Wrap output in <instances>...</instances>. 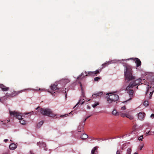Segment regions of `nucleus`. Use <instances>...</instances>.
I'll use <instances>...</instances> for the list:
<instances>
[{
    "label": "nucleus",
    "instance_id": "c756f323",
    "mask_svg": "<svg viewBox=\"0 0 154 154\" xmlns=\"http://www.w3.org/2000/svg\"><path fill=\"white\" fill-rule=\"evenodd\" d=\"M80 86L81 87V89H82V95L83 96V97H85V96H84V93L83 92V90H82V83L81 82L80 83Z\"/></svg>",
    "mask_w": 154,
    "mask_h": 154
},
{
    "label": "nucleus",
    "instance_id": "4468645a",
    "mask_svg": "<svg viewBox=\"0 0 154 154\" xmlns=\"http://www.w3.org/2000/svg\"><path fill=\"white\" fill-rule=\"evenodd\" d=\"M98 148L97 146L94 147L91 150V154H97Z\"/></svg>",
    "mask_w": 154,
    "mask_h": 154
},
{
    "label": "nucleus",
    "instance_id": "6e6552de",
    "mask_svg": "<svg viewBox=\"0 0 154 154\" xmlns=\"http://www.w3.org/2000/svg\"><path fill=\"white\" fill-rule=\"evenodd\" d=\"M85 73L86 74V75L84 77L88 76L94 75L97 74H98L100 73V71L99 70H97L93 72H88V73L87 72H85Z\"/></svg>",
    "mask_w": 154,
    "mask_h": 154
},
{
    "label": "nucleus",
    "instance_id": "1a4fd4ad",
    "mask_svg": "<svg viewBox=\"0 0 154 154\" xmlns=\"http://www.w3.org/2000/svg\"><path fill=\"white\" fill-rule=\"evenodd\" d=\"M37 145L38 146L40 147L44 148V149L45 150H47V148L46 146V144L43 142H38Z\"/></svg>",
    "mask_w": 154,
    "mask_h": 154
},
{
    "label": "nucleus",
    "instance_id": "4c0bfd02",
    "mask_svg": "<svg viewBox=\"0 0 154 154\" xmlns=\"http://www.w3.org/2000/svg\"><path fill=\"white\" fill-rule=\"evenodd\" d=\"M121 109L122 110H125L126 109V107L125 106H124L121 108Z\"/></svg>",
    "mask_w": 154,
    "mask_h": 154
},
{
    "label": "nucleus",
    "instance_id": "20e7f679",
    "mask_svg": "<svg viewBox=\"0 0 154 154\" xmlns=\"http://www.w3.org/2000/svg\"><path fill=\"white\" fill-rule=\"evenodd\" d=\"M40 112L42 115L54 118L56 116L51 109L48 108H41L40 109Z\"/></svg>",
    "mask_w": 154,
    "mask_h": 154
},
{
    "label": "nucleus",
    "instance_id": "7c9ffc66",
    "mask_svg": "<svg viewBox=\"0 0 154 154\" xmlns=\"http://www.w3.org/2000/svg\"><path fill=\"white\" fill-rule=\"evenodd\" d=\"M154 92V90H153L152 91H150V94H149V95H150V97H149V99L151 98Z\"/></svg>",
    "mask_w": 154,
    "mask_h": 154
},
{
    "label": "nucleus",
    "instance_id": "c9c22d12",
    "mask_svg": "<svg viewBox=\"0 0 154 154\" xmlns=\"http://www.w3.org/2000/svg\"><path fill=\"white\" fill-rule=\"evenodd\" d=\"M83 75H84L83 73V72L81 74L79 75V76L77 77V79H79Z\"/></svg>",
    "mask_w": 154,
    "mask_h": 154
},
{
    "label": "nucleus",
    "instance_id": "b1692460",
    "mask_svg": "<svg viewBox=\"0 0 154 154\" xmlns=\"http://www.w3.org/2000/svg\"><path fill=\"white\" fill-rule=\"evenodd\" d=\"M126 117L129 118L130 120H132L133 119V117L132 116L129 115V114H126Z\"/></svg>",
    "mask_w": 154,
    "mask_h": 154
},
{
    "label": "nucleus",
    "instance_id": "393cba45",
    "mask_svg": "<svg viewBox=\"0 0 154 154\" xmlns=\"http://www.w3.org/2000/svg\"><path fill=\"white\" fill-rule=\"evenodd\" d=\"M143 105L145 106H147L149 105V103L148 101L145 100L143 102Z\"/></svg>",
    "mask_w": 154,
    "mask_h": 154
},
{
    "label": "nucleus",
    "instance_id": "864d4df0",
    "mask_svg": "<svg viewBox=\"0 0 154 154\" xmlns=\"http://www.w3.org/2000/svg\"><path fill=\"white\" fill-rule=\"evenodd\" d=\"M5 154H8L7 153H5Z\"/></svg>",
    "mask_w": 154,
    "mask_h": 154
},
{
    "label": "nucleus",
    "instance_id": "9d476101",
    "mask_svg": "<svg viewBox=\"0 0 154 154\" xmlns=\"http://www.w3.org/2000/svg\"><path fill=\"white\" fill-rule=\"evenodd\" d=\"M131 59H133V58H131ZM133 60L136 63V66L137 67H138L141 65V62L140 60L138 58H135L133 59Z\"/></svg>",
    "mask_w": 154,
    "mask_h": 154
},
{
    "label": "nucleus",
    "instance_id": "a19ab883",
    "mask_svg": "<svg viewBox=\"0 0 154 154\" xmlns=\"http://www.w3.org/2000/svg\"><path fill=\"white\" fill-rule=\"evenodd\" d=\"M116 154H121L120 153V151L119 150H118L116 152Z\"/></svg>",
    "mask_w": 154,
    "mask_h": 154
},
{
    "label": "nucleus",
    "instance_id": "09e8293b",
    "mask_svg": "<svg viewBox=\"0 0 154 154\" xmlns=\"http://www.w3.org/2000/svg\"><path fill=\"white\" fill-rule=\"evenodd\" d=\"M66 95H67V94H66V95H65V97H66Z\"/></svg>",
    "mask_w": 154,
    "mask_h": 154
},
{
    "label": "nucleus",
    "instance_id": "dca6fc26",
    "mask_svg": "<svg viewBox=\"0 0 154 154\" xmlns=\"http://www.w3.org/2000/svg\"><path fill=\"white\" fill-rule=\"evenodd\" d=\"M88 135L85 134L83 133V134L81 136V138L82 140H85L88 137Z\"/></svg>",
    "mask_w": 154,
    "mask_h": 154
},
{
    "label": "nucleus",
    "instance_id": "cd10ccee",
    "mask_svg": "<svg viewBox=\"0 0 154 154\" xmlns=\"http://www.w3.org/2000/svg\"><path fill=\"white\" fill-rule=\"evenodd\" d=\"M99 104V102H96L94 103V104H93L92 105V106L93 107L95 108L96 106H97Z\"/></svg>",
    "mask_w": 154,
    "mask_h": 154
},
{
    "label": "nucleus",
    "instance_id": "f03ea898",
    "mask_svg": "<svg viewBox=\"0 0 154 154\" xmlns=\"http://www.w3.org/2000/svg\"><path fill=\"white\" fill-rule=\"evenodd\" d=\"M141 79H138L137 80L131 82L130 83L128 86L126 87V91L128 93L130 97L131 98L130 99H131L133 97L134 91L132 88L137 85H139L141 82Z\"/></svg>",
    "mask_w": 154,
    "mask_h": 154
},
{
    "label": "nucleus",
    "instance_id": "58836bf2",
    "mask_svg": "<svg viewBox=\"0 0 154 154\" xmlns=\"http://www.w3.org/2000/svg\"><path fill=\"white\" fill-rule=\"evenodd\" d=\"M150 117L152 118H154V114H152L151 115Z\"/></svg>",
    "mask_w": 154,
    "mask_h": 154
},
{
    "label": "nucleus",
    "instance_id": "37998d69",
    "mask_svg": "<svg viewBox=\"0 0 154 154\" xmlns=\"http://www.w3.org/2000/svg\"><path fill=\"white\" fill-rule=\"evenodd\" d=\"M91 116V115H90V116H88L87 117H86L85 119H87L89 117H90Z\"/></svg>",
    "mask_w": 154,
    "mask_h": 154
},
{
    "label": "nucleus",
    "instance_id": "412c9836",
    "mask_svg": "<svg viewBox=\"0 0 154 154\" xmlns=\"http://www.w3.org/2000/svg\"><path fill=\"white\" fill-rule=\"evenodd\" d=\"M70 81L68 79H64L62 80V82H63L64 83V85L66 84V83L69 82Z\"/></svg>",
    "mask_w": 154,
    "mask_h": 154
},
{
    "label": "nucleus",
    "instance_id": "5fc2aeb1",
    "mask_svg": "<svg viewBox=\"0 0 154 154\" xmlns=\"http://www.w3.org/2000/svg\"><path fill=\"white\" fill-rule=\"evenodd\" d=\"M124 136H122V138H123V137H124Z\"/></svg>",
    "mask_w": 154,
    "mask_h": 154
},
{
    "label": "nucleus",
    "instance_id": "aec40b11",
    "mask_svg": "<svg viewBox=\"0 0 154 154\" xmlns=\"http://www.w3.org/2000/svg\"><path fill=\"white\" fill-rule=\"evenodd\" d=\"M84 99H83V100H80L79 102L76 104L75 106L74 107V108L76 106L78 105V104L79 103H81V104H83V103L84 102Z\"/></svg>",
    "mask_w": 154,
    "mask_h": 154
},
{
    "label": "nucleus",
    "instance_id": "ddd939ff",
    "mask_svg": "<svg viewBox=\"0 0 154 154\" xmlns=\"http://www.w3.org/2000/svg\"><path fill=\"white\" fill-rule=\"evenodd\" d=\"M149 82H147L146 81H144V84L147 85H148V86L146 87L147 90L146 92V95H147L148 94L149 91H150V88H152L151 86L150 87L149 86Z\"/></svg>",
    "mask_w": 154,
    "mask_h": 154
},
{
    "label": "nucleus",
    "instance_id": "de8ad7c7",
    "mask_svg": "<svg viewBox=\"0 0 154 154\" xmlns=\"http://www.w3.org/2000/svg\"><path fill=\"white\" fill-rule=\"evenodd\" d=\"M32 90H37V89H32Z\"/></svg>",
    "mask_w": 154,
    "mask_h": 154
},
{
    "label": "nucleus",
    "instance_id": "ea45409f",
    "mask_svg": "<svg viewBox=\"0 0 154 154\" xmlns=\"http://www.w3.org/2000/svg\"><path fill=\"white\" fill-rule=\"evenodd\" d=\"M143 147V145L142 146H140V150H142V148Z\"/></svg>",
    "mask_w": 154,
    "mask_h": 154
},
{
    "label": "nucleus",
    "instance_id": "bb28decb",
    "mask_svg": "<svg viewBox=\"0 0 154 154\" xmlns=\"http://www.w3.org/2000/svg\"><path fill=\"white\" fill-rule=\"evenodd\" d=\"M131 148H128L127 150L126 154H131Z\"/></svg>",
    "mask_w": 154,
    "mask_h": 154
},
{
    "label": "nucleus",
    "instance_id": "0eeeda50",
    "mask_svg": "<svg viewBox=\"0 0 154 154\" xmlns=\"http://www.w3.org/2000/svg\"><path fill=\"white\" fill-rule=\"evenodd\" d=\"M23 91V90H21V91H13L12 93L11 94H9L8 95H6L4 97L5 98H8L9 97H14L17 95L19 93H21Z\"/></svg>",
    "mask_w": 154,
    "mask_h": 154
},
{
    "label": "nucleus",
    "instance_id": "c03bdc74",
    "mask_svg": "<svg viewBox=\"0 0 154 154\" xmlns=\"http://www.w3.org/2000/svg\"><path fill=\"white\" fill-rule=\"evenodd\" d=\"M87 108L88 109H90L91 108V107L89 106H88Z\"/></svg>",
    "mask_w": 154,
    "mask_h": 154
},
{
    "label": "nucleus",
    "instance_id": "7ed1b4c3",
    "mask_svg": "<svg viewBox=\"0 0 154 154\" xmlns=\"http://www.w3.org/2000/svg\"><path fill=\"white\" fill-rule=\"evenodd\" d=\"M50 88L51 90H49L48 91L51 93L53 95H54V93L56 92H61L62 89L64 88V86L60 87V86L59 83L57 84V83H56L55 84H52Z\"/></svg>",
    "mask_w": 154,
    "mask_h": 154
},
{
    "label": "nucleus",
    "instance_id": "f3484780",
    "mask_svg": "<svg viewBox=\"0 0 154 154\" xmlns=\"http://www.w3.org/2000/svg\"><path fill=\"white\" fill-rule=\"evenodd\" d=\"M109 64V62H107V63H103V64L102 65V67L100 68V69H98V70H99V71L100 72L101 70L104 68L105 67H106V66L108 64Z\"/></svg>",
    "mask_w": 154,
    "mask_h": 154
},
{
    "label": "nucleus",
    "instance_id": "6ab92c4d",
    "mask_svg": "<svg viewBox=\"0 0 154 154\" xmlns=\"http://www.w3.org/2000/svg\"><path fill=\"white\" fill-rule=\"evenodd\" d=\"M103 94V92H99L96 93L94 94L93 95H96L98 97L101 95Z\"/></svg>",
    "mask_w": 154,
    "mask_h": 154
},
{
    "label": "nucleus",
    "instance_id": "8fccbe9b",
    "mask_svg": "<svg viewBox=\"0 0 154 154\" xmlns=\"http://www.w3.org/2000/svg\"><path fill=\"white\" fill-rule=\"evenodd\" d=\"M134 154H138L137 153V152H135L134 153Z\"/></svg>",
    "mask_w": 154,
    "mask_h": 154
},
{
    "label": "nucleus",
    "instance_id": "79ce46f5",
    "mask_svg": "<svg viewBox=\"0 0 154 154\" xmlns=\"http://www.w3.org/2000/svg\"><path fill=\"white\" fill-rule=\"evenodd\" d=\"M8 141V140L7 139H5L4 140V141L5 143L7 142Z\"/></svg>",
    "mask_w": 154,
    "mask_h": 154
},
{
    "label": "nucleus",
    "instance_id": "a18cd8bd",
    "mask_svg": "<svg viewBox=\"0 0 154 154\" xmlns=\"http://www.w3.org/2000/svg\"><path fill=\"white\" fill-rule=\"evenodd\" d=\"M31 113V112L28 113H25V114H26V115L28 114H29V113Z\"/></svg>",
    "mask_w": 154,
    "mask_h": 154
},
{
    "label": "nucleus",
    "instance_id": "6e6d98bb",
    "mask_svg": "<svg viewBox=\"0 0 154 154\" xmlns=\"http://www.w3.org/2000/svg\"><path fill=\"white\" fill-rule=\"evenodd\" d=\"M136 88H137V89L138 88V86H137V87Z\"/></svg>",
    "mask_w": 154,
    "mask_h": 154
},
{
    "label": "nucleus",
    "instance_id": "2eb2a0df",
    "mask_svg": "<svg viewBox=\"0 0 154 154\" xmlns=\"http://www.w3.org/2000/svg\"><path fill=\"white\" fill-rule=\"evenodd\" d=\"M16 145L14 143H11L9 146V148L12 150H14L17 147Z\"/></svg>",
    "mask_w": 154,
    "mask_h": 154
},
{
    "label": "nucleus",
    "instance_id": "e433bc0d",
    "mask_svg": "<svg viewBox=\"0 0 154 154\" xmlns=\"http://www.w3.org/2000/svg\"><path fill=\"white\" fill-rule=\"evenodd\" d=\"M68 115V114H66L63 115H61L60 116V117H63L66 116H67Z\"/></svg>",
    "mask_w": 154,
    "mask_h": 154
},
{
    "label": "nucleus",
    "instance_id": "f704fd0d",
    "mask_svg": "<svg viewBox=\"0 0 154 154\" xmlns=\"http://www.w3.org/2000/svg\"><path fill=\"white\" fill-rule=\"evenodd\" d=\"M150 82H151L152 84L154 85V78L151 79Z\"/></svg>",
    "mask_w": 154,
    "mask_h": 154
},
{
    "label": "nucleus",
    "instance_id": "a878e982",
    "mask_svg": "<svg viewBox=\"0 0 154 154\" xmlns=\"http://www.w3.org/2000/svg\"><path fill=\"white\" fill-rule=\"evenodd\" d=\"M20 123L22 125H24L26 123V122L23 119V118L20 120Z\"/></svg>",
    "mask_w": 154,
    "mask_h": 154
},
{
    "label": "nucleus",
    "instance_id": "5701e85b",
    "mask_svg": "<svg viewBox=\"0 0 154 154\" xmlns=\"http://www.w3.org/2000/svg\"><path fill=\"white\" fill-rule=\"evenodd\" d=\"M43 121H41L37 124V127L38 128H40L41 126L43 124Z\"/></svg>",
    "mask_w": 154,
    "mask_h": 154
},
{
    "label": "nucleus",
    "instance_id": "f8f14e48",
    "mask_svg": "<svg viewBox=\"0 0 154 154\" xmlns=\"http://www.w3.org/2000/svg\"><path fill=\"white\" fill-rule=\"evenodd\" d=\"M0 88L3 91H8L9 89V87H6L3 84H0Z\"/></svg>",
    "mask_w": 154,
    "mask_h": 154
},
{
    "label": "nucleus",
    "instance_id": "39448f33",
    "mask_svg": "<svg viewBox=\"0 0 154 154\" xmlns=\"http://www.w3.org/2000/svg\"><path fill=\"white\" fill-rule=\"evenodd\" d=\"M107 99V103L110 104L112 102L117 101L119 99V96L118 95L115 94H112L106 97Z\"/></svg>",
    "mask_w": 154,
    "mask_h": 154
},
{
    "label": "nucleus",
    "instance_id": "473e14b6",
    "mask_svg": "<svg viewBox=\"0 0 154 154\" xmlns=\"http://www.w3.org/2000/svg\"><path fill=\"white\" fill-rule=\"evenodd\" d=\"M143 138V135H142L140 136L138 138V140L140 141H142V140Z\"/></svg>",
    "mask_w": 154,
    "mask_h": 154
},
{
    "label": "nucleus",
    "instance_id": "49530a36",
    "mask_svg": "<svg viewBox=\"0 0 154 154\" xmlns=\"http://www.w3.org/2000/svg\"><path fill=\"white\" fill-rule=\"evenodd\" d=\"M86 120L87 119H85L84 121V122H85L86 121Z\"/></svg>",
    "mask_w": 154,
    "mask_h": 154
},
{
    "label": "nucleus",
    "instance_id": "c85d7f7f",
    "mask_svg": "<svg viewBox=\"0 0 154 154\" xmlns=\"http://www.w3.org/2000/svg\"><path fill=\"white\" fill-rule=\"evenodd\" d=\"M146 135H148V134H149L148 135H152L154 134V131H149L148 132H146Z\"/></svg>",
    "mask_w": 154,
    "mask_h": 154
},
{
    "label": "nucleus",
    "instance_id": "13d9d810",
    "mask_svg": "<svg viewBox=\"0 0 154 154\" xmlns=\"http://www.w3.org/2000/svg\"><path fill=\"white\" fill-rule=\"evenodd\" d=\"M1 100V99L0 98V101Z\"/></svg>",
    "mask_w": 154,
    "mask_h": 154
},
{
    "label": "nucleus",
    "instance_id": "4d7b16f0",
    "mask_svg": "<svg viewBox=\"0 0 154 154\" xmlns=\"http://www.w3.org/2000/svg\"><path fill=\"white\" fill-rule=\"evenodd\" d=\"M72 112H71L70 113H72Z\"/></svg>",
    "mask_w": 154,
    "mask_h": 154
},
{
    "label": "nucleus",
    "instance_id": "9b49d317",
    "mask_svg": "<svg viewBox=\"0 0 154 154\" xmlns=\"http://www.w3.org/2000/svg\"><path fill=\"white\" fill-rule=\"evenodd\" d=\"M145 115L144 112H140L138 114V118L139 120H142L144 119Z\"/></svg>",
    "mask_w": 154,
    "mask_h": 154
},
{
    "label": "nucleus",
    "instance_id": "f257e3e1",
    "mask_svg": "<svg viewBox=\"0 0 154 154\" xmlns=\"http://www.w3.org/2000/svg\"><path fill=\"white\" fill-rule=\"evenodd\" d=\"M123 66L125 67L124 70V76L125 80L129 81L134 79L135 77L132 75V70L131 66L126 63L124 64Z\"/></svg>",
    "mask_w": 154,
    "mask_h": 154
},
{
    "label": "nucleus",
    "instance_id": "3c124183",
    "mask_svg": "<svg viewBox=\"0 0 154 154\" xmlns=\"http://www.w3.org/2000/svg\"><path fill=\"white\" fill-rule=\"evenodd\" d=\"M10 121L9 120H8V122H9Z\"/></svg>",
    "mask_w": 154,
    "mask_h": 154
},
{
    "label": "nucleus",
    "instance_id": "603ef678",
    "mask_svg": "<svg viewBox=\"0 0 154 154\" xmlns=\"http://www.w3.org/2000/svg\"><path fill=\"white\" fill-rule=\"evenodd\" d=\"M109 94H108V93H107V94H106V95H109Z\"/></svg>",
    "mask_w": 154,
    "mask_h": 154
},
{
    "label": "nucleus",
    "instance_id": "423d86ee",
    "mask_svg": "<svg viewBox=\"0 0 154 154\" xmlns=\"http://www.w3.org/2000/svg\"><path fill=\"white\" fill-rule=\"evenodd\" d=\"M9 112L11 116L15 117L17 119H18L19 120L22 119V116L20 115V114L16 111H12L9 110Z\"/></svg>",
    "mask_w": 154,
    "mask_h": 154
},
{
    "label": "nucleus",
    "instance_id": "2f4dec72",
    "mask_svg": "<svg viewBox=\"0 0 154 154\" xmlns=\"http://www.w3.org/2000/svg\"><path fill=\"white\" fill-rule=\"evenodd\" d=\"M100 77H97L94 78V81H98L100 79Z\"/></svg>",
    "mask_w": 154,
    "mask_h": 154
},
{
    "label": "nucleus",
    "instance_id": "4be33fe9",
    "mask_svg": "<svg viewBox=\"0 0 154 154\" xmlns=\"http://www.w3.org/2000/svg\"><path fill=\"white\" fill-rule=\"evenodd\" d=\"M83 126H81L80 125V126H79L78 127V130L79 131V132H82L83 130Z\"/></svg>",
    "mask_w": 154,
    "mask_h": 154
},
{
    "label": "nucleus",
    "instance_id": "72a5a7b5",
    "mask_svg": "<svg viewBox=\"0 0 154 154\" xmlns=\"http://www.w3.org/2000/svg\"><path fill=\"white\" fill-rule=\"evenodd\" d=\"M126 113H120V114L121 116L123 117H126Z\"/></svg>",
    "mask_w": 154,
    "mask_h": 154
},
{
    "label": "nucleus",
    "instance_id": "a211bd4d",
    "mask_svg": "<svg viewBox=\"0 0 154 154\" xmlns=\"http://www.w3.org/2000/svg\"><path fill=\"white\" fill-rule=\"evenodd\" d=\"M112 113L114 115H118L120 114L119 112H118L117 110L115 109L112 111Z\"/></svg>",
    "mask_w": 154,
    "mask_h": 154
}]
</instances>
